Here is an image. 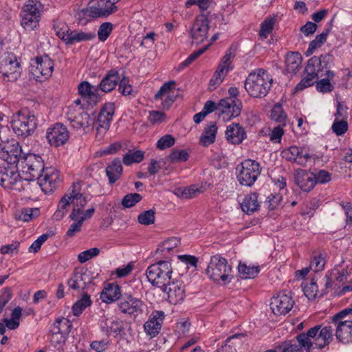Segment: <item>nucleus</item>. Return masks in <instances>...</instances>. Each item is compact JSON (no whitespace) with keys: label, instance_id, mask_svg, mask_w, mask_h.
Masks as SVG:
<instances>
[{"label":"nucleus","instance_id":"f257e3e1","mask_svg":"<svg viewBox=\"0 0 352 352\" xmlns=\"http://www.w3.org/2000/svg\"><path fill=\"white\" fill-rule=\"evenodd\" d=\"M333 331L331 325L323 327L316 325L307 333H302L296 337L298 344L294 340H289L283 342L276 349H281V352H302V348L307 352H311L314 346L315 348L322 349L333 340Z\"/></svg>","mask_w":352,"mask_h":352},{"label":"nucleus","instance_id":"f03ea898","mask_svg":"<svg viewBox=\"0 0 352 352\" xmlns=\"http://www.w3.org/2000/svg\"><path fill=\"white\" fill-rule=\"evenodd\" d=\"M273 78L267 70L258 68L249 74L244 82V87L252 98H263L269 93Z\"/></svg>","mask_w":352,"mask_h":352},{"label":"nucleus","instance_id":"7ed1b4c3","mask_svg":"<svg viewBox=\"0 0 352 352\" xmlns=\"http://www.w3.org/2000/svg\"><path fill=\"white\" fill-rule=\"evenodd\" d=\"M173 267L169 261H160L148 267L146 276L148 280L155 286L166 292L167 285L172 278Z\"/></svg>","mask_w":352,"mask_h":352},{"label":"nucleus","instance_id":"20e7f679","mask_svg":"<svg viewBox=\"0 0 352 352\" xmlns=\"http://www.w3.org/2000/svg\"><path fill=\"white\" fill-rule=\"evenodd\" d=\"M11 126L17 136L26 138L33 134L37 126V118L28 109H21L13 114Z\"/></svg>","mask_w":352,"mask_h":352},{"label":"nucleus","instance_id":"39448f33","mask_svg":"<svg viewBox=\"0 0 352 352\" xmlns=\"http://www.w3.org/2000/svg\"><path fill=\"white\" fill-rule=\"evenodd\" d=\"M119 0H93L89 7L82 9L77 13L79 20L87 16L91 18H106L118 10L116 3Z\"/></svg>","mask_w":352,"mask_h":352},{"label":"nucleus","instance_id":"423d86ee","mask_svg":"<svg viewBox=\"0 0 352 352\" xmlns=\"http://www.w3.org/2000/svg\"><path fill=\"white\" fill-rule=\"evenodd\" d=\"M22 72L21 63L11 52H5L0 57V78L6 82H14Z\"/></svg>","mask_w":352,"mask_h":352},{"label":"nucleus","instance_id":"0eeeda50","mask_svg":"<svg viewBox=\"0 0 352 352\" xmlns=\"http://www.w3.org/2000/svg\"><path fill=\"white\" fill-rule=\"evenodd\" d=\"M236 170L239 184L245 186H252L260 175L261 167L258 162L248 159L237 165Z\"/></svg>","mask_w":352,"mask_h":352},{"label":"nucleus","instance_id":"6e6552de","mask_svg":"<svg viewBox=\"0 0 352 352\" xmlns=\"http://www.w3.org/2000/svg\"><path fill=\"white\" fill-rule=\"evenodd\" d=\"M232 267L228 265L227 260L219 254L212 256L206 270L208 277L214 282L221 280L224 283L227 281Z\"/></svg>","mask_w":352,"mask_h":352},{"label":"nucleus","instance_id":"1a4fd4ad","mask_svg":"<svg viewBox=\"0 0 352 352\" xmlns=\"http://www.w3.org/2000/svg\"><path fill=\"white\" fill-rule=\"evenodd\" d=\"M19 166L29 175L28 180L38 179L45 169L41 157L32 153L24 154Z\"/></svg>","mask_w":352,"mask_h":352},{"label":"nucleus","instance_id":"9d476101","mask_svg":"<svg viewBox=\"0 0 352 352\" xmlns=\"http://www.w3.org/2000/svg\"><path fill=\"white\" fill-rule=\"evenodd\" d=\"M38 3L35 0H29L21 12V25L27 31H32L38 25L40 10Z\"/></svg>","mask_w":352,"mask_h":352},{"label":"nucleus","instance_id":"9b49d317","mask_svg":"<svg viewBox=\"0 0 352 352\" xmlns=\"http://www.w3.org/2000/svg\"><path fill=\"white\" fill-rule=\"evenodd\" d=\"M23 157L21 147L16 140L2 141V144L0 146L1 159L8 164H19L20 165Z\"/></svg>","mask_w":352,"mask_h":352},{"label":"nucleus","instance_id":"f8f14e48","mask_svg":"<svg viewBox=\"0 0 352 352\" xmlns=\"http://www.w3.org/2000/svg\"><path fill=\"white\" fill-rule=\"evenodd\" d=\"M66 117L72 126L76 129H85L94 124V119L82 107H69Z\"/></svg>","mask_w":352,"mask_h":352},{"label":"nucleus","instance_id":"ddd939ff","mask_svg":"<svg viewBox=\"0 0 352 352\" xmlns=\"http://www.w3.org/2000/svg\"><path fill=\"white\" fill-rule=\"evenodd\" d=\"M100 327L106 335H113L114 337H124L126 335V331L131 329L129 322L113 318L102 319Z\"/></svg>","mask_w":352,"mask_h":352},{"label":"nucleus","instance_id":"4468645a","mask_svg":"<svg viewBox=\"0 0 352 352\" xmlns=\"http://www.w3.org/2000/svg\"><path fill=\"white\" fill-rule=\"evenodd\" d=\"M294 305V300L290 291H283L277 296L272 298L270 307L272 312L277 316L285 315L289 312Z\"/></svg>","mask_w":352,"mask_h":352},{"label":"nucleus","instance_id":"2eb2a0df","mask_svg":"<svg viewBox=\"0 0 352 352\" xmlns=\"http://www.w3.org/2000/svg\"><path fill=\"white\" fill-rule=\"evenodd\" d=\"M308 63L316 68L319 74L321 73V76H327L328 78H333L335 76L333 72L331 70L334 65V57L331 54L327 53L320 56H314L308 60Z\"/></svg>","mask_w":352,"mask_h":352},{"label":"nucleus","instance_id":"dca6fc26","mask_svg":"<svg viewBox=\"0 0 352 352\" xmlns=\"http://www.w3.org/2000/svg\"><path fill=\"white\" fill-rule=\"evenodd\" d=\"M209 30V20L207 14H199L190 30L192 41L197 44L204 42L208 37Z\"/></svg>","mask_w":352,"mask_h":352},{"label":"nucleus","instance_id":"f3484780","mask_svg":"<svg viewBox=\"0 0 352 352\" xmlns=\"http://www.w3.org/2000/svg\"><path fill=\"white\" fill-rule=\"evenodd\" d=\"M242 109V102L239 99L226 98L219 102V113L223 120H229L237 117Z\"/></svg>","mask_w":352,"mask_h":352},{"label":"nucleus","instance_id":"a211bd4d","mask_svg":"<svg viewBox=\"0 0 352 352\" xmlns=\"http://www.w3.org/2000/svg\"><path fill=\"white\" fill-rule=\"evenodd\" d=\"M69 133L67 127L61 123H56L50 127L46 133V138L51 146L58 147L65 144L68 140Z\"/></svg>","mask_w":352,"mask_h":352},{"label":"nucleus","instance_id":"6ab92c4d","mask_svg":"<svg viewBox=\"0 0 352 352\" xmlns=\"http://www.w3.org/2000/svg\"><path fill=\"white\" fill-rule=\"evenodd\" d=\"M143 301L131 294L124 293L118 302L119 310L124 314L133 315L142 312Z\"/></svg>","mask_w":352,"mask_h":352},{"label":"nucleus","instance_id":"aec40b11","mask_svg":"<svg viewBox=\"0 0 352 352\" xmlns=\"http://www.w3.org/2000/svg\"><path fill=\"white\" fill-rule=\"evenodd\" d=\"M80 186L79 183H74L72 185V190L68 193V196L70 199L71 204L72 205L73 209L69 214V218L71 220H76L77 216H80L82 214V210L87 203L86 197L78 192L77 189Z\"/></svg>","mask_w":352,"mask_h":352},{"label":"nucleus","instance_id":"412c9836","mask_svg":"<svg viewBox=\"0 0 352 352\" xmlns=\"http://www.w3.org/2000/svg\"><path fill=\"white\" fill-rule=\"evenodd\" d=\"M37 180L43 192H52L56 188L59 180V172L54 167H46Z\"/></svg>","mask_w":352,"mask_h":352},{"label":"nucleus","instance_id":"4be33fe9","mask_svg":"<svg viewBox=\"0 0 352 352\" xmlns=\"http://www.w3.org/2000/svg\"><path fill=\"white\" fill-rule=\"evenodd\" d=\"M91 283V278L87 270L82 268H75L71 277L67 280V285L70 289L77 290L82 289L85 290L87 285Z\"/></svg>","mask_w":352,"mask_h":352},{"label":"nucleus","instance_id":"5701e85b","mask_svg":"<svg viewBox=\"0 0 352 352\" xmlns=\"http://www.w3.org/2000/svg\"><path fill=\"white\" fill-rule=\"evenodd\" d=\"M35 64L36 65H32V71L37 78L39 77L38 74L43 76L45 78L52 75L54 64L53 60L47 55L36 57Z\"/></svg>","mask_w":352,"mask_h":352},{"label":"nucleus","instance_id":"b1692460","mask_svg":"<svg viewBox=\"0 0 352 352\" xmlns=\"http://www.w3.org/2000/svg\"><path fill=\"white\" fill-rule=\"evenodd\" d=\"M79 95L86 100L88 105L94 106L100 100L98 87L93 86L87 81L81 82L78 86Z\"/></svg>","mask_w":352,"mask_h":352},{"label":"nucleus","instance_id":"393cba45","mask_svg":"<svg viewBox=\"0 0 352 352\" xmlns=\"http://www.w3.org/2000/svg\"><path fill=\"white\" fill-rule=\"evenodd\" d=\"M164 319V312L162 311H154L150 315L148 320L144 324L146 333L151 337L157 335L162 327Z\"/></svg>","mask_w":352,"mask_h":352},{"label":"nucleus","instance_id":"a878e982","mask_svg":"<svg viewBox=\"0 0 352 352\" xmlns=\"http://www.w3.org/2000/svg\"><path fill=\"white\" fill-rule=\"evenodd\" d=\"M115 113V104L107 102L101 108L97 118V123L102 129V133L108 131Z\"/></svg>","mask_w":352,"mask_h":352},{"label":"nucleus","instance_id":"bb28decb","mask_svg":"<svg viewBox=\"0 0 352 352\" xmlns=\"http://www.w3.org/2000/svg\"><path fill=\"white\" fill-rule=\"evenodd\" d=\"M294 178L296 185L305 192L310 191L316 185L315 174L309 173L305 170H298Z\"/></svg>","mask_w":352,"mask_h":352},{"label":"nucleus","instance_id":"cd10ccee","mask_svg":"<svg viewBox=\"0 0 352 352\" xmlns=\"http://www.w3.org/2000/svg\"><path fill=\"white\" fill-rule=\"evenodd\" d=\"M184 285L182 282L177 280L170 281L167 285V290L165 292L168 294V298L170 303L177 304L182 302L185 298Z\"/></svg>","mask_w":352,"mask_h":352},{"label":"nucleus","instance_id":"c85d7f7f","mask_svg":"<svg viewBox=\"0 0 352 352\" xmlns=\"http://www.w3.org/2000/svg\"><path fill=\"white\" fill-rule=\"evenodd\" d=\"M336 327L337 340L344 344L352 342V321L346 320L344 322L333 323Z\"/></svg>","mask_w":352,"mask_h":352},{"label":"nucleus","instance_id":"c756f323","mask_svg":"<svg viewBox=\"0 0 352 352\" xmlns=\"http://www.w3.org/2000/svg\"><path fill=\"white\" fill-rule=\"evenodd\" d=\"M226 140L233 144H239L246 138L244 128L239 123H232L226 131Z\"/></svg>","mask_w":352,"mask_h":352},{"label":"nucleus","instance_id":"7c9ffc66","mask_svg":"<svg viewBox=\"0 0 352 352\" xmlns=\"http://www.w3.org/2000/svg\"><path fill=\"white\" fill-rule=\"evenodd\" d=\"M122 294L119 285L109 283L101 292L100 298L104 302L111 303L116 300L120 301Z\"/></svg>","mask_w":352,"mask_h":352},{"label":"nucleus","instance_id":"2f4dec72","mask_svg":"<svg viewBox=\"0 0 352 352\" xmlns=\"http://www.w3.org/2000/svg\"><path fill=\"white\" fill-rule=\"evenodd\" d=\"M120 80L118 71L111 69L106 76L102 79L98 87L102 92L108 93L113 90Z\"/></svg>","mask_w":352,"mask_h":352},{"label":"nucleus","instance_id":"473e14b6","mask_svg":"<svg viewBox=\"0 0 352 352\" xmlns=\"http://www.w3.org/2000/svg\"><path fill=\"white\" fill-rule=\"evenodd\" d=\"M122 165L119 158H115L106 167V174L110 184H114L121 177L122 174Z\"/></svg>","mask_w":352,"mask_h":352},{"label":"nucleus","instance_id":"72a5a7b5","mask_svg":"<svg viewBox=\"0 0 352 352\" xmlns=\"http://www.w3.org/2000/svg\"><path fill=\"white\" fill-rule=\"evenodd\" d=\"M20 179L21 177L18 171L12 168H5V170L0 174V184L3 187L7 188H12Z\"/></svg>","mask_w":352,"mask_h":352},{"label":"nucleus","instance_id":"f704fd0d","mask_svg":"<svg viewBox=\"0 0 352 352\" xmlns=\"http://www.w3.org/2000/svg\"><path fill=\"white\" fill-rule=\"evenodd\" d=\"M302 56L298 52L289 53L286 56V67L288 73L296 74L302 63Z\"/></svg>","mask_w":352,"mask_h":352},{"label":"nucleus","instance_id":"c9c22d12","mask_svg":"<svg viewBox=\"0 0 352 352\" xmlns=\"http://www.w3.org/2000/svg\"><path fill=\"white\" fill-rule=\"evenodd\" d=\"M95 37L96 34L94 32L70 31L65 38V43L67 45H72L76 43L91 41Z\"/></svg>","mask_w":352,"mask_h":352},{"label":"nucleus","instance_id":"e433bc0d","mask_svg":"<svg viewBox=\"0 0 352 352\" xmlns=\"http://www.w3.org/2000/svg\"><path fill=\"white\" fill-rule=\"evenodd\" d=\"M258 207V195L256 192L246 195L243 201L241 204L242 210L248 214L256 211Z\"/></svg>","mask_w":352,"mask_h":352},{"label":"nucleus","instance_id":"4c0bfd02","mask_svg":"<svg viewBox=\"0 0 352 352\" xmlns=\"http://www.w3.org/2000/svg\"><path fill=\"white\" fill-rule=\"evenodd\" d=\"M217 132V127L215 124H211L207 126L200 137V142L201 144L204 146H208L212 144L215 141Z\"/></svg>","mask_w":352,"mask_h":352},{"label":"nucleus","instance_id":"58836bf2","mask_svg":"<svg viewBox=\"0 0 352 352\" xmlns=\"http://www.w3.org/2000/svg\"><path fill=\"white\" fill-rule=\"evenodd\" d=\"M91 303L90 296L87 292H83L81 298L77 300L72 307L73 314L75 316H79Z\"/></svg>","mask_w":352,"mask_h":352},{"label":"nucleus","instance_id":"ea45409f","mask_svg":"<svg viewBox=\"0 0 352 352\" xmlns=\"http://www.w3.org/2000/svg\"><path fill=\"white\" fill-rule=\"evenodd\" d=\"M239 274L241 278H254L260 272L259 266H248L245 263H239L238 266Z\"/></svg>","mask_w":352,"mask_h":352},{"label":"nucleus","instance_id":"a19ab883","mask_svg":"<svg viewBox=\"0 0 352 352\" xmlns=\"http://www.w3.org/2000/svg\"><path fill=\"white\" fill-rule=\"evenodd\" d=\"M271 119L279 122L278 125L285 126L287 122V116L283 111L282 105L279 103L274 104L271 110Z\"/></svg>","mask_w":352,"mask_h":352},{"label":"nucleus","instance_id":"79ce46f5","mask_svg":"<svg viewBox=\"0 0 352 352\" xmlns=\"http://www.w3.org/2000/svg\"><path fill=\"white\" fill-rule=\"evenodd\" d=\"M180 243V239L177 237H172L162 243L155 251L157 254L169 253Z\"/></svg>","mask_w":352,"mask_h":352},{"label":"nucleus","instance_id":"37998d69","mask_svg":"<svg viewBox=\"0 0 352 352\" xmlns=\"http://www.w3.org/2000/svg\"><path fill=\"white\" fill-rule=\"evenodd\" d=\"M144 152L140 150H129L123 157V163L130 166L133 163H140L144 160Z\"/></svg>","mask_w":352,"mask_h":352},{"label":"nucleus","instance_id":"c03bdc74","mask_svg":"<svg viewBox=\"0 0 352 352\" xmlns=\"http://www.w3.org/2000/svg\"><path fill=\"white\" fill-rule=\"evenodd\" d=\"M325 256L326 253L324 252L314 253V256L309 265L310 269L314 270L315 272L323 270L325 264Z\"/></svg>","mask_w":352,"mask_h":352},{"label":"nucleus","instance_id":"a18cd8bd","mask_svg":"<svg viewBox=\"0 0 352 352\" xmlns=\"http://www.w3.org/2000/svg\"><path fill=\"white\" fill-rule=\"evenodd\" d=\"M68 194L65 195L60 200L58 209L54 214V217L56 220H60L65 214L67 207L70 206V199Z\"/></svg>","mask_w":352,"mask_h":352},{"label":"nucleus","instance_id":"49530a36","mask_svg":"<svg viewBox=\"0 0 352 352\" xmlns=\"http://www.w3.org/2000/svg\"><path fill=\"white\" fill-rule=\"evenodd\" d=\"M38 213V208H26L15 213V218L19 221L28 222Z\"/></svg>","mask_w":352,"mask_h":352},{"label":"nucleus","instance_id":"de8ad7c7","mask_svg":"<svg viewBox=\"0 0 352 352\" xmlns=\"http://www.w3.org/2000/svg\"><path fill=\"white\" fill-rule=\"evenodd\" d=\"M210 45H206L204 47L199 49L198 50L192 53L189 56L181 63L178 67L179 70L183 69L184 67L189 66L192 64L198 57H199L201 54L206 52L209 48Z\"/></svg>","mask_w":352,"mask_h":352},{"label":"nucleus","instance_id":"09e8293b","mask_svg":"<svg viewBox=\"0 0 352 352\" xmlns=\"http://www.w3.org/2000/svg\"><path fill=\"white\" fill-rule=\"evenodd\" d=\"M210 45H206L204 47L199 49L198 50L192 53L189 56L181 63L178 67L179 70L183 69L184 67L189 66L192 64L198 57H199L201 54L206 52L209 48Z\"/></svg>","mask_w":352,"mask_h":352},{"label":"nucleus","instance_id":"8fccbe9b","mask_svg":"<svg viewBox=\"0 0 352 352\" xmlns=\"http://www.w3.org/2000/svg\"><path fill=\"white\" fill-rule=\"evenodd\" d=\"M189 158V154L186 150L175 149L173 150L168 156V160L172 163H177L180 162H186Z\"/></svg>","mask_w":352,"mask_h":352},{"label":"nucleus","instance_id":"3c124183","mask_svg":"<svg viewBox=\"0 0 352 352\" xmlns=\"http://www.w3.org/2000/svg\"><path fill=\"white\" fill-rule=\"evenodd\" d=\"M228 72H226L221 69L217 68L213 74L212 78L210 79L208 85L209 91L214 90L223 80Z\"/></svg>","mask_w":352,"mask_h":352},{"label":"nucleus","instance_id":"603ef678","mask_svg":"<svg viewBox=\"0 0 352 352\" xmlns=\"http://www.w3.org/2000/svg\"><path fill=\"white\" fill-rule=\"evenodd\" d=\"M53 27L56 34L65 42V38L70 32L68 25L63 21H56L54 22Z\"/></svg>","mask_w":352,"mask_h":352},{"label":"nucleus","instance_id":"864d4df0","mask_svg":"<svg viewBox=\"0 0 352 352\" xmlns=\"http://www.w3.org/2000/svg\"><path fill=\"white\" fill-rule=\"evenodd\" d=\"M142 199V195L138 193H129L123 197L121 204L124 208H130L140 202Z\"/></svg>","mask_w":352,"mask_h":352},{"label":"nucleus","instance_id":"5fc2aeb1","mask_svg":"<svg viewBox=\"0 0 352 352\" xmlns=\"http://www.w3.org/2000/svg\"><path fill=\"white\" fill-rule=\"evenodd\" d=\"M275 20L273 18H266L261 25V30L259 36L262 38H266L270 33L274 29Z\"/></svg>","mask_w":352,"mask_h":352},{"label":"nucleus","instance_id":"6e6d98bb","mask_svg":"<svg viewBox=\"0 0 352 352\" xmlns=\"http://www.w3.org/2000/svg\"><path fill=\"white\" fill-rule=\"evenodd\" d=\"M155 210L151 209L146 210L138 215V222L144 226H148L155 222Z\"/></svg>","mask_w":352,"mask_h":352},{"label":"nucleus","instance_id":"4d7b16f0","mask_svg":"<svg viewBox=\"0 0 352 352\" xmlns=\"http://www.w3.org/2000/svg\"><path fill=\"white\" fill-rule=\"evenodd\" d=\"M298 153L296 157V163L302 166H305L307 162L311 160V155L305 147L297 146Z\"/></svg>","mask_w":352,"mask_h":352},{"label":"nucleus","instance_id":"13d9d810","mask_svg":"<svg viewBox=\"0 0 352 352\" xmlns=\"http://www.w3.org/2000/svg\"><path fill=\"white\" fill-rule=\"evenodd\" d=\"M113 30V25L109 22L102 23L98 31V38L100 41H105Z\"/></svg>","mask_w":352,"mask_h":352},{"label":"nucleus","instance_id":"bf43d9fd","mask_svg":"<svg viewBox=\"0 0 352 352\" xmlns=\"http://www.w3.org/2000/svg\"><path fill=\"white\" fill-rule=\"evenodd\" d=\"M239 336V334H235L228 338L225 340L224 344L218 349V352H236L235 349L236 344L234 341L237 340Z\"/></svg>","mask_w":352,"mask_h":352},{"label":"nucleus","instance_id":"052dcab7","mask_svg":"<svg viewBox=\"0 0 352 352\" xmlns=\"http://www.w3.org/2000/svg\"><path fill=\"white\" fill-rule=\"evenodd\" d=\"M332 131L335 133L338 136L342 135L344 134L348 130V123L345 120H338L335 119L332 126Z\"/></svg>","mask_w":352,"mask_h":352},{"label":"nucleus","instance_id":"680f3d73","mask_svg":"<svg viewBox=\"0 0 352 352\" xmlns=\"http://www.w3.org/2000/svg\"><path fill=\"white\" fill-rule=\"evenodd\" d=\"M175 85L174 80H170L165 82L155 94L154 98L155 100H163L164 97L167 95L169 92H173V86Z\"/></svg>","mask_w":352,"mask_h":352},{"label":"nucleus","instance_id":"e2e57ef3","mask_svg":"<svg viewBox=\"0 0 352 352\" xmlns=\"http://www.w3.org/2000/svg\"><path fill=\"white\" fill-rule=\"evenodd\" d=\"M213 0H186L185 7L190 8L192 6L196 5L199 7L201 12L206 11L212 3Z\"/></svg>","mask_w":352,"mask_h":352},{"label":"nucleus","instance_id":"0e129e2a","mask_svg":"<svg viewBox=\"0 0 352 352\" xmlns=\"http://www.w3.org/2000/svg\"><path fill=\"white\" fill-rule=\"evenodd\" d=\"M76 220H73L74 223H72L66 232V236L67 237H74L78 232H80L82 230V226L83 224V219H79V217L77 216Z\"/></svg>","mask_w":352,"mask_h":352},{"label":"nucleus","instance_id":"69168bd1","mask_svg":"<svg viewBox=\"0 0 352 352\" xmlns=\"http://www.w3.org/2000/svg\"><path fill=\"white\" fill-rule=\"evenodd\" d=\"M303 291L305 295L309 300L314 299L318 292V287L316 284V281L312 278L310 283L304 287Z\"/></svg>","mask_w":352,"mask_h":352},{"label":"nucleus","instance_id":"338daca9","mask_svg":"<svg viewBox=\"0 0 352 352\" xmlns=\"http://www.w3.org/2000/svg\"><path fill=\"white\" fill-rule=\"evenodd\" d=\"M100 253V250L97 248H90L85 251L80 252L78 256V261L80 263H84L94 256H96Z\"/></svg>","mask_w":352,"mask_h":352},{"label":"nucleus","instance_id":"774afa93","mask_svg":"<svg viewBox=\"0 0 352 352\" xmlns=\"http://www.w3.org/2000/svg\"><path fill=\"white\" fill-rule=\"evenodd\" d=\"M175 138L171 135H165L157 142L156 146L160 150H164L174 145Z\"/></svg>","mask_w":352,"mask_h":352}]
</instances>
